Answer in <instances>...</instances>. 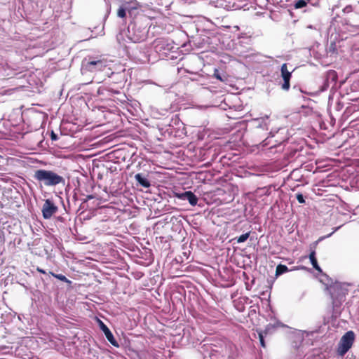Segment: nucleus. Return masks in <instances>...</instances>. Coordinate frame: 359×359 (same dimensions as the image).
I'll use <instances>...</instances> for the list:
<instances>
[{
    "instance_id": "nucleus-1",
    "label": "nucleus",
    "mask_w": 359,
    "mask_h": 359,
    "mask_svg": "<svg viewBox=\"0 0 359 359\" xmlns=\"http://www.w3.org/2000/svg\"><path fill=\"white\" fill-rule=\"evenodd\" d=\"M357 19H359V14L357 13H352L348 18L337 15L333 18L330 27L334 29L341 40H344L359 28Z\"/></svg>"
},
{
    "instance_id": "nucleus-2",
    "label": "nucleus",
    "mask_w": 359,
    "mask_h": 359,
    "mask_svg": "<svg viewBox=\"0 0 359 359\" xmlns=\"http://www.w3.org/2000/svg\"><path fill=\"white\" fill-rule=\"evenodd\" d=\"M348 284L336 282L326 287L332 299L333 308L340 306L346 300V296L348 293Z\"/></svg>"
},
{
    "instance_id": "nucleus-3",
    "label": "nucleus",
    "mask_w": 359,
    "mask_h": 359,
    "mask_svg": "<svg viewBox=\"0 0 359 359\" xmlns=\"http://www.w3.org/2000/svg\"><path fill=\"white\" fill-rule=\"evenodd\" d=\"M34 177L39 182L43 183L45 186H56L59 184H64V178L57 173L43 169L36 170L34 172Z\"/></svg>"
},
{
    "instance_id": "nucleus-4",
    "label": "nucleus",
    "mask_w": 359,
    "mask_h": 359,
    "mask_svg": "<svg viewBox=\"0 0 359 359\" xmlns=\"http://www.w3.org/2000/svg\"><path fill=\"white\" fill-rule=\"evenodd\" d=\"M355 339V334L353 331H348L341 338L337 348V354L344 356L351 348Z\"/></svg>"
},
{
    "instance_id": "nucleus-5",
    "label": "nucleus",
    "mask_w": 359,
    "mask_h": 359,
    "mask_svg": "<svg viewBox=\"0 0 359 359\" xmlns=\"http://www.w3.org/2000/svg\"><path fill=\"white\" fill-rule=\"evenodd\" d=\"M83 66L89 72L102 71L107 67V60L101 57H89Z\"/></svg>"
},
{
    "instance_id": "nucleus-6",
    "label": "nucleus",
    "mask_w": 359,
    "mask_h": 359,
    "mask_svg": "<svg viewBox=\"0 0 359 359\" xmlns=\"http://www.w3.org/2000/svg\"><path fill=\"white\" fill-rule=\"evenodd\" d=\"M57 206L50 199H46L42 206L41 212L44 219H50L57 212Z\"/></svg>"
},
{
    "instance_id": "nucleus-7",
    "label": "nucleus",
    "mask_w": 359,
    "mask_h": 359,
    "mask_svg": "<svg viewBox=\"0 0 359 359\" xmlns=\"http://www.w3.org/2000/svg\"><path fill=\"white\" fill-rule=\"evenodd\" d=\"M132 34L130 38L134 43H140L146 40L147 32L144 29H141L136 25H133L132 27Z\"/></svg>"
},
{
    "instance_id": "nucleus-8",
    "label": "nucleus",
    "mask_w": 359,
    "mask_h": 359,
    "mask_svg": "<svg viewBox=\"0 0 359 359\" xmlns=\"http://www.w3.org/2000/svg\"><path fill=\"white\" fill-rule=\"evenodd\" d=\"M153 45L155 50L158 53H166V50H170L172 48L168 40L164 38L155 39L153 42Z\"/></svg>"
},
{
    "instance_id": "nucleus-9",
    "label": "nucleus",
    "mask_w": 359,
    "mask_h": 359,
    "mask_svg": "<svg viewBox=\"0 0 359 359\" xmlns=\"http://www.w3.org/2000/svg\"><path fill=\"white\" fill-rule=\"evenodd\" d=\"M280 72L281 76L284 81L282 85V88L285 90H287L290 86V81L291 78V72L288 71L287 65L286 63H284L281 65Z\"/></svg>"
},
{
    "instance_id": "nucleus-10",
    "label": "nucleus",
    "mask_w": 359,
    "mask_h": 359,
    "mask_svg": "<svg viewBox=\"0 0 359 359\" xmlns=\"http://www.w3.org/2000/svg\"><path fill=\"white\" fill-rule=\"evenodd\" d=\"M175 196L181 200H187L193 206H195L198 201L197 196L191 191H187L183 193H177L175 194Z\"/></svg>"
},
{
    "instance_id": "nucleus-11",
    "label": "nucleus",
    "mask_w": 359,
    "mask_h": 359,
    "mask_svg": "<svg viewBox=\"0 0 359 359\" xmlns=\"http://www.w3.org/2000/svg\"><path fill=\"white\" fill-rule=\"evenodd\" d=\"M99 321V326L100 328L102 330V331L104 333V335L107 340L114 346L118 347L119 345L117 342V341L115 339L113 334L110 331V330L108 328V327L100 320Z\"/></svg>"
},
{
    "instance_id": "nucleus-12",
    "label": "nucleus",
    "mask_w": 359,
    "mask_h": 359,
    "mask_svg": "<svg viewBox=\"0 0 359 359\" xmlns=\"http://www.w3.org/2000/svg\"><path fill=\"white\" fill-rule=\"evenodd\" d=\"M318 241L314 242L313 244L310 245V254H309V259L311 261V263L313 266V267L318 271L320 273H322V269L319 266L317 259L316 257V248L318 245Z\"/></svg>"
},
{
    "instance_id": "nucleus-13",
    "label": "nucleus",
    "mask_w": 359,
    "mask_h": 359,
    "mask_svg": "<svg viewBox=\"0 0 359 359\" xmlns=\"http://www.w3.org/2000/svg\"><path fill=\"white\" fill-rule=\"evenodd\" d=\"M135 179L137 183L144 188H149L151 186L149 181L143 177L141 173H137L135 175Z\"/></svg>"
},
{
    "instance_id": "nucleus-14",
    "label": "nucleus",
    "mask_w": 359,
    "mask_h": 359,
    "mask_svg": "<svg viewBox=\"0 0 359 359\" xmlns=\"http://www.w3.org/2000/svg\"><path fill=\"white\" fill-rule=\"evenodd\" d=\"M289 271L288 268L287 266L285 265H283V264H278L277 266H276V276H280V275H282L284 273H286Z\"/></svg>"
},
{
    "instance_id": "nucleus-15",
    "label": "nucleus",
    "mask_w": 359,
    "mask_h": 359,
    "mask_svg": "<svg viewBox=\"0 0 359 359\" xmlns=\"http://www.w3.org/2000/svg\"><path fill=\"white\" fill-rule=\"evenodd\" d=\"M327 53H330L331 55H337L338 54L337 44L334 41L330 43L328 50H327Z\"/></svg>"
},
{
    "instance_id": "nucleus-16",
    "label": "nucleus",
    "mask_w": 359,
    "mask_h": 359,
    "mask_svg": "<svg viewBox=\"0 0 359 359\" xmlns=\"http://www.w3.org/2000/svg\"><path fill=\"white\" fill-rule=\"evenodd\" d=\"M311 0H297L294 4V8H302L305 7L308 2H309Z\"/></svg>"
},
{
    "instance_id": "nucleus-17",
    "label": "nucleus",
    "mask_w": 359,
    "mask_h": 359,
    "mask_svg": "<svg viewBox=\"0 0 359 359\" xmlns=\"http://www.w3.org/2000/svg\"><path fill=\"white\" fill-rule=\"evenodd\" d=\"M213 76L215 78L221 81H225L227 79L226 76L224 74L222 75L219 71L217 69H215Z\"/></svg>"
},
{
    "instance_id": "nucleus-18",
    "label": "nucleus",
    "mask_w": 359,
    "mask_h": 359,
    "mask_svg": "<svg viewBox=\"0 0 359 359\" xmlns=\"http://www.w3.org/2000/svg\"><path fill=\"white\" fill-rule=\"evenodd\" d=\"M250 234V231L243 233V234L241 235L239 237L236 238L235 239H236V241L238 243H244L249 238Z\"/></svg>"
},
{
    "instance_id": "nucleus-19",
    "label": "nucleus",
    "mask_w": 359,
    "mask_h": 359,
    "mask_svg": "<svg viewBox=\"0 0 359 359\" xmlns=\"http://www.w3.org/2000/svg\"><path fill=\"white\" fill-rule=\"evenodd\" d=\"M49 273L53 276V277L56 278L57 279L65 282V283H70V281L66 278L65 276L62 274H55L51 271L49 272Z\"/></svg>"
},
{
    "instance_id": "nucleus-20",
    "label": "nucleus",
    "mask_w": 359,
    "mask_h": 359,
    "mask_svg": "<svg viewBox=\"0 0 359 359\" xmlns=\"http://www.w3.org/2000/svg\"><path fill=\"white\" fill-rule=\"evenodd\" d=\"M117 15L121 18H125L126 17V8H123L121 6L117 11Z\"/></svg>"
},
{
    "instance_id": "nucleus-21",
    "label": "nucleus",
    "mask_w": 359,
    "mask_h": 359,
    "mask_svg": "<svg viewBox=\"0 0 359 359\" xmlns=\"http://www.w3.org/2000/svg\"><path fill=\"white\" fill-rule=\"evenodd\" d=\"M296 198H297V200L298 201V202L299 203H305V200H304V196L301 193L297 194Z\"/></svg>"
},
{
    "instance_id": "nucleus-22",
    "label": "nucleus",
    "mask_w": 359,
    "mask_h": 359,
    "mask_svg": "<svg viewBox=\"0 0 359 359\" xmlns=\"http://www.w3.org/2000/svg\"><path fill=\"white\" fill-rule=\"evenodd\" d=\"M121 6H122L123 8H126V11H130L131 9L135 8V7H131V6H130V3H129V2H124V3L121 5Z\"/></svg>"
},
{
    "instance_id": "nucleus-23",
    "label": "nucleus",
    "mask_w": 359,
    "mask_h": 359,
    "mask_svg": "<svg viewBox=\"0 0 359 359\" xmlns=\"http://www.w3.org/2000/svg\"><path fill=\"white\" fill-rule=\"evenodd\" d=\"M259 341H260V344H261V346L262 347H265V342H264V337H263V335L262 333H259Z\"/></svg>"
},
{
    "instance_id": "nucleus-24",
    "label": "nucleus",
    "mask_w": 359,
    "mask_h": 359,
    "mask_svg": "<svg viewBox=\"0 0 359 359\" xmlns=\"http://www.w3.org/2000/svg\"><path fill=\"white\" fill-rule=\"evenodd\" d=\"M352 11V7L351 6H346L344 10V13H350Z\"/></svg>"
},
{
    "instance_id": "nucleus-25",
    "label": "nucleus",
    "mask_w": 359,
    "mask_h": 359,
    "mask_svg": "<svg viewBox=\"0 0 359 359\" xmlns=\"http://www.w3.org/2000/svg\"><path fill=\"white\" fill-rule=\"evenodd\" d=\"M50 137H51V140L53 141H55V140H57V136L56 134H55L53 132L51 133V135H50Z\"/></svg>"
},
{
    "instance_id": "nucleus-26",
    "label": "nucleus",
    "mask_w": 359,
    "mask_h": 359,
    "mask_svg": "<svg viewBox=\"0 0 359 359\" xmlns=\"http://www.w3.org/2000/svg\"><path fill=\"white\" fill-rule=\"evenodd\" d=\"M36 271H37L38 272L41 273L46 274V272L43 269H41V268H39V267H37V268H36Z\"/></svg>"
},
{
    "instance_id": "nucleus-27",
    "label": "nucleus",
    "mask_w": 359,
    "mask_h": 359,
    "mask_svg": "<svg viewBox=\"0 0 359 359\" xmlns=\"http://www.w3.org/2000/svg\"><path fill=\"white\" fill-rule=\"evenodd\" d=\"M93 198H94V197H93V196H92V195H88V196H87V198H88V199H93Z\"/></svg>"
}]
</instances>
